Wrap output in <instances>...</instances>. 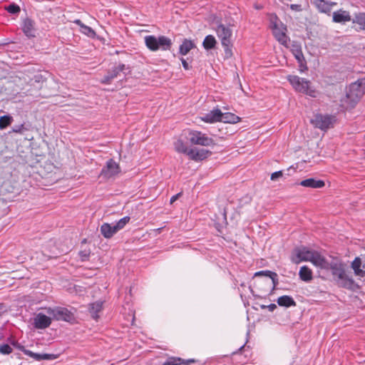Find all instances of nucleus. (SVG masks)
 <instances>
[{
  "instance_id": "1",
  "label": "nucleus",
  "mask_w": 365,
  "mask_h": 365,
  "mask_svg": "<svg viewBox=\"0 0 365 365\" xmlns=\"http://www.w3.org/2000/svg\"><path fill=\"white\" fill-rule=\"evenodd\" d=\"M340 103L335 102L330 106L331 114L316 113L311 119V123L317 128L327 130L332 128L336 121V115L345 110L352 108L359 100V93H339Z\"/></svg>"
},
{
  "instance_id": "2",
  "label": "nucleus",
  "mask_w": 365,
  "mask_h": 365,
  "mask_svg": "<svg viewBox=\"0 0 365 365\" xmlns=\"http://www.w3.org/2000/svg\"><path fill=\"white\" fill-rule=\"evenodd\" d=\"M320 267L330 269L334 279L339 287L351 290L354 289L356 287L355 282L347 275L342 263L338 262H329L327 261V267Z\"/></svg>"
},
{
  "instance_id": "3",
  "label": "nucleus",
  "mask_w": 365,
  "mask_h": 365,
  "mask_svg": "<svg viewBox=\"0 0 365 365\" xmlns=\"http://www.w3.org/2000/svg\"><path fill=\"white\" fill-rule=\"evenodd\" d=\"M292 262L299 264L302 261H310L317 267H327V260L318 252L310 250L305 247L294 249L292 258Z\"/></svg>"
},
{
  "instance_id": "4",
  "label": "nucleus",
  "mask_w": 365,
  "mask_h": 365,
  "mask_svg": "<svg viewBox=\"0 0 365 365\" xmlns=\"http://www.w3.org/2000/svg\"><path fill=\"white\" fill-rule=\"evenodd\" d=\"M268 16L269 29L272 30L274 37L280 44L288 47L290 39L287 34V26L284 24L274 14H270Z\"/></svg>"
},
{
  "instance_id": "5",
  "label": "nucleus",
  "mask_w": 365,
  "mask_h": 365,
  "mask_svg": "<svg viewBox=\"0 0 365 365\" xmlns=\"http://www.w3.org/2000/svg\"><path fill=\"white\" fill-rule=\"evenodd\" d=\"M144 42L147 48L150 51H169L173 45L171 39L165 36H145Z\"/></svg>"
},
{
  "instance_id": "6",
  "label": "nucleus",
  "mask_w": 365,
  "mask_h": 365,
  "mask_svg": "<svg viewBox=\"0 0 365 365\" xmlns=\"http://www.w3.org/2000/svg\"><path fill=\"white\" fill-rule=\"evenodd\" d=\"M188 140L193 145L201 146H212L215 143L212 138L208 137L201 131L191 130L188 133Z\"/></svg>"
},
{
  "instance_id": "7",
  "label": "nucleus",
  "mask_w": 365,
  "mask_h": 365,
  "mask_svg": "<svg viewBox=\"0 0 365 365\" xmlns=\"http://www.w3.org/2000/svg\"><path fill=\"white\" fill-rule=\"evenodd\" d=\"M47 313L57 321L70 322L73 318V314L65 307L48 308Z\"/></svg>"
},
{
  "instance_id": "8",
  "label": "nucleus",
  "mask_w": 365,
  "mask_h": 365,
  "mask_svg": "<svg viewBox=\"0 0 365 365\" xmlns=\"http://www.w3.org/2000/svg\"><path fill=\"white\" fill-rule=\"evenodd\" d=\"M216 32L225 51L228 50L232 45L231 38L232 32L230 28L224 24H220L216 29Z\"/></svg>"
},
{
  "instance_id": "9",
  "label": "nucleus",
  "mask_w": 365,
  "mask_h": 365,
  "mask_svg": "<svg viewBox=\"0 0 365 365\" xmlns=\"http://www.w3.org/2000/svg\"><path fill=\"white\" fill-rule=\"evenodd\" d=\"M120 172L119 165L113 159L107 160L106 165L102 168L100 175L105 179L115 177Z\"/></svg>"
},
{
  "instance_id": "10",
  "label": "nucleus",
  "mask_w": 365,
  "mask_h": 365,
  "mask_svg": "<svg viewBox=\"0 0 365 365\" xmlns=\"http://www.w3.org/2000/svg\"><path fill=\"white\" fill-rule=\"evenodd\" d=\"M17 349H19L21 351H22L25 355L31 357L34 360L37 361H40L42 360H55L58 358L57 354H38L34 353L31 350L26 349L24 346L22 345H18Z\"/></svg>"
},
{
  "instance_id": "11",
  "label": "nucleus",
  "mask_w": 365,
  "mask_h": 365,
  "mask_svg": "<svg viewBox=\"0 0 365 365\" xmlns=\"http://www.w3.org/2000/svg\"><path fill=\"white\" fill-rule=\"evenodd\" d=\"M287 79L297 91H307L309 88V81L304 78L297 76H289Z\"/></svg>"
},
{
  "instance_id": "12",
  "label": "nucleus",
  "mask_w": 365,
  "mask_h": 365,
  "mask_svg": "<svg viewBox=\"0 0 365 365\" xmlns=\"http://www.w3.org/2000/svg\"><path fill=\"white\" fill-rule=\"evenodd\" d=\"M212 152L204 148H190L189 158L195 161H201L208 158Z\"/></svg>"
},
{
  "instance_id": "13",
  "label": "nucleus",
  "mask_w": 365,
  "mask_h": 365,
  "mask_svg": "<svg viewBox=\"0 0 365 365\" xmlns=\"http://www.w3.org/2000/svg\"><path fill=\"white\" fill-rule=\"evenodd\" d=\"M51 324V318L43 313H38L34 319V326L38 329H44Z\"/></svg>"
},
{
  "instance_id": "14",
  "label": "nucleus",
  "mask_w": 365,
  "mask_h": 365,
  "mask_svg": "<svg viewBox=\"0 0 365 365\" xmlns=\"http://www.w3.org/2000/svg\"><path fill=\"white\" fill-rule=\"evenodd\" d=\"M221 110L217 106L215 108H213L210 112L203 114L200 119L208 123H213L220 121Z\"/></svg>"
},
{
  "instance_id": "15",
  "label": "nucleus",
  "mask_w": 365,
  "mask_h": 365,
  "mask_svg": "<svg viewBox=\"0 0 365 365\" xmlns=\"http://www.w3.org/2000/svg\"><path fill=\"white\" fill-rule=\"evenodd\" d=\"M351 267L356 277L365 279V260L362 262L360 257H356L351 262Z\"/></svg>"
},
{
  "instance_id": "16",
  "label": "nucleus",
  "mask_w": 365,
  "mask_h": 365,
  "mask_svg": "<svg viewBox=\"0 0 365 365\" xmlns=\"http://www.w3.org/2000/svg\"><path fill=\"white\" fill-rule=\"evenodd\" d=\"M313 4L319 12L325 14L330 13L333 6L336 5V2L327 0H313Z\"/></svg>"
},
{
  "instance_id": "17",
  "label": "nucleus",
  "mask_w": 365,
  "mask_h": 365,
  "mask_svg": "<svg viewBox=\"0 0 365 365\" xmlns=\"http://www.w3.org/2000/svg\"><path fill=\"white\" fill-rule=\"evenodd\" d=\"M22 30L27 37H35L36 29L35 28L34 21L29 18H26L25 19H24L22 24Z\"/></svg>"
},
{
  "instance_id": "18",
  "label": "nucleus",
  "mask_w": 365,
  "mask_h": 365,
  "mask_svg": "<svg viewBox=\"0 0 365 365\" xmlns=\"http://www.w3.org/2000/svg\"><path fill=\"white\" fill-rule=\"evenodd\" d=\"M125 65L122 63L113 67V68L111 71H108V75H106L101 80V82L106 84L110 83V81L116 78L120 72H122L125 70Z\"/></svg>"
},
{
  "instance_id": "19",
  "label": "nucleus",
  "mask_w": 365,
  "mask_h": 365,
  "mask_svg": "<svg viewBox=\"0 0 365 365\" xmlns=\"http://www.w3.org/2000/svg\"><path fill=\"white\" fill-rule=\"evenodd\" d=\"M118 232L115 224L103 223L101 227V232L105 238H110Z\"/></svg>"
},
{
  "instance_id": "20",
  "label": "nucleus",
  "mask_w": 365,
  "mask_h": 365,
  "mask_svg": "<svg viewBox=\"0 0 365 365\" xmlns=\"http://www.w3.org/2000/svg\"><path fill=\"white\" fill-rule=\"evenodd\" d=\"M299 185L306 187L311 188H321L324 186V182L322 180H316L314 178H308L304 180H302L299 182Z\"/></svg>"
},
{
  "instance_id": "21",
  "label": "nucleus",
  "mask_w": 365,
  "mask_h": 365,
  "mask_svg": "<svg viewBox=\"0 0 365 365\" xmlns=\"http://www.w3.org/2000/svg\"><path fill=\"white\" fill-rule=\"evenodd\" d=\"M333 21L336 23H345L351 21V16L348 11L339 10L334 12Z\"/></svg>"
},
{
  "instance_id": "22",
  "label": "nucleus",
  "mask_w": 365,
  "mask_h": 365,
  "mask_svg": "<svg viewBox=\"0 0 365 365\" xmlns=\"http://www.w3.org/2000/svg\"><path fill=\"white\" fill-rule=\"evenodd\" d=\"M195 47V45L192 41L185 38L180 46L179 52L181 55L185 56Z\"/></svg>"
},
{
  "instance_id": "23",
  "label": "nucleus",
  "mask_w": 365,
  "mask_h": 365,
  "mask_svg": "<svg viewBox=\"0 0 365 365\" xmlns=\"http://www.w3.org/2000/svg\"><path fill=\"white\" fill-rule=\"evenodd\" d=\"M240 118L232 113H222L221 111L220 121L226 123H238Z\"/></svg>"
},
{
  "instance_id": "24",
  "label": "nucleus",
  "mask_w": 365,
  "mask_h": 365,
  "mask_svg": "<svg viewBox=\"0 0 365 365\" xmlns=\"http://www.w3.org/2000/svg\"><path fill=\"white\" fill-rule=\"evenodd\" d=\"M277 304L280 307H291L296 306V302L291 296L283 295L277 299Z\"/></svg>"
},
{
  "instance_id": "25",
  "label": "nucleus",
  "mask_w": 365,
  "mask_h": 365,
  "mask_svg": "<svg viewBox=\"0 0 365 365\" xmlns=\"http://www.w3.org/2000/svg\"><path fill=\"white\" fill-rule=\"evenodd\" d=\"M103 309V302L101 301H97L90 304L89 312L93 319H98L99 315L98 313Z\"/></svg>"
},
{
  "instance_id": "26",
  "label": "nucleus",
  "mask_w": 365,
  "mask_h": 365,
  "mask_svg": "<svg viewBox=\"0 0 365 365\" xmlns=\"http://www.w3.org/2000/svg\"><path fill=\"white\" fill-rule=\"evenodd\" d=\"M299 278L306 282L312 279V272L307 266H302L299 272Z\"/></svg>"
},
{
  "instance_id": "27",
  "label": "nucleus",
  "mask_w": 365,
  "mask_h": 365,
  "mask_svg": "<svg viewBox=\"0 0 365 365\" xmlns=\"http://www.w3.org/2000/svg\"><path fill=\"white\" fill-rule=\"evenodd\" d=\"M365 90V76L359 78L349 86V91H360Z\"/></svg>"
},
{
  "instance_id": "28",
  "label": "nucleus",
  "mask_w": 365,
  "mask_h": 365,
  "mask_svg": "<svg viewBox=\"0 0 365 365\" xmlns=\"http://www.w3.org/2000/svg\"><path fill=\"white\" fill-rule=\"evenodd\" d=\"M175 150L180 153L186 154L189 155L190 148H187L186 144L182 140H178L174 143Z\"/></svg>"
},
{
  "instance_id": "29",
  "label": "nucleus",
  "mask_w": 365,
  "mask_h": 365,
  "mask_svg": "<svg viewBox=\"0 0 365 365\" xmlns=\"http://www.w3.org/2000/svg\"><path fill=\"white\" fill-rule=\"evenodd\" d=\"M202 45L207 50L212 49L216 45V40L213 36L208 35L205 38Z\"/></svg>"
},
{
  "instance_id": "30",
  "label": "nucleus",
  "mask_w": 365,
  "mask_h": 365,
  "mask_svg": "<svg viewBox=\"0 0 365 365\" xmlns=\"http://www.w3.org/2000/svg\"><path fill=\"white\" fill-rule=\"evenodd\" d=\"M13 121V118L10 115H4L0 118V129L3 130L9 126L11 122Z\"/></svg>"
},
{
  "instance_id": "31",
  "label": "nucleus",
  "mask_w": 365,
  "mask_h": 365,
  "mask_svg": "<svg viewBox=\"0 0 365 365\" xmlns=\"http://www.w3.org/2000/svg\"><path fill=\"white\" fill-rule=\"evenodd\" d=\"M130 220V217L129 216H125L120 220H119L118 222L115 223V230H118V231H119L124 228V227L129 222Z\"/></svg>"
},
{
  "instance_id": "32",
  "label": "nucleus",
  "mask_w": 365,
  "mask_h": 365,
  "mask_svg": "<svg viewBox=\"0 0 365 365\" xmlns=\"http://www.w3.org/2000/svg\"><path fill=\"white\" fill-rule=\"evenodd\" d=\"M80 31L88 37H94L96 36V32L94 30L85 24L82 25V26L80 28Z\"/></svg>"
},
{
  "instance_id": "33",
  "label": "nucleus",
  "mask_w": 365,
  "mask_h": 365,
  "mask_svg": "<svg viewBox=\"0 0 365 365\" xmlns=\"http://www.w3.org/2000/svg\"><path fill=\"white\" fill-rule=\"evenodd\" d=\"M163 365H187L180 358H169Z\"/></svg>"
},
{
  "instance_id": "34",
  "label": "nucleus",
  "mask_w": 365,
  "mask_h": 365,
  "mask_svg": "<svg viewBox=\"0 0 365 365\" xmlns=\"http://www.w3.org/2000/svg\"><path fill=\"white\" fill-rule=\"evenodd\" d=\"M293 53L298 62L300 63V66L302 67V63L304 61V58L301 48L293 50Z\"/></svg>"
},
{
  "instance_id": "35",
  "label": "nucleus",
  "mask_w": 365,
  "mask_h": 365,
  "mask_svg": "<svg viewBox=\"0 0 365 365\" xmlns=\"http://www.w3.org/2000/svg\"><path fill=\"white\" fill-rule=\"evenodd\" d=\"M12 348L7 344L0 345V353L4 355L9 354L12 352Z\"/></svg>"
},
{
  "instance_id": "36",
  "label": "nucleus",
  "mask_w": 365,
  "mask_h": 365,
  "mask_svg": "<svg viewBox=\"0 0 365 365\" xmlns=\"http://www.w3.org/2000/svg\"><path fill=\"white\" fill-rule=\"evenodd\" d=\"M6 10L9 13L14 14H18L21 11L19 6H18L15 4H11L9 5L7 7H6Z\"/></svg>"
},
{
  "instance_id": "37",
  "label": "nucleus",
  "mask_w": 365,
  "mask_h": 365,
  "mask_svg": "<svg viewBox=\"0 0 365 365\" xmlns=\"http://www.w3.org/2000/svg\"><path fill=\"white\" fill-rule=\"evenodd\" d=\"M356 22L365 30V14H361L356 16Z\"/></svg>"
},
{
  "instance_id": "38",
  "label": "nucleus",
  "mask_w": 365,
  "mask_h": 365,
  "mask_svg": "<svg viewBox=\"0 0 365 365\" xmlns=\"http://www.w3.org/2000/svg\"><path fill=\"white\" fill-rule=\"evenodd\" d=\"M271 274H272V272L269 270H262L259 271L255 273V277H259V276H265V277H269L271 276Z\"/></svg>"
},
{
  "instance_id": "39",
  "label": "nucleus",
  "mask_w": 365,
  "mask_h": 365,
  "mask_svg": "<svg viewBox=\"0 0 365 365\" xmlns=\"http://www.w3.org/2000/svg\"><path fill=\"white\" fill-rule=\"evenodd\" d=\"M79 255L81 257V260L85 261L88 258V257L90 255V252L87 251V250L81 251L79 252Z\"/></svg>"
},
{
  "instance_id": "40",
  "label": "nucleus",
  "mask_w": 365,
  "mask_h": 365,
  "mask_svg": "<svg viewBox=\"0 0 365 365\" xmlns=\"http://www.w3.org/2000/svg\"><path fill=\"white\" fill-rule=\"evenodd\" d=\"M282 176V171H281V170L277 171V172L273 173L271 175V180H277L279 178H280Z\"/></svg>"
},
{
  "instance_id": "41",
  "label": "nucleus",
  "mask_w": 365,
  "mask_h": 365,
  "mask_svg": "<svg viewBox=\"0 0 365 365\" xmlns=\"http://www.w3.org/2000/svg\"><path fill=\"white\" fill-rule=\"evenodd\" d=\"M269 277L272 279L274 287L277 285L278 278L277 273L272 272V274H271V276H269Z\"/></svg>"
},
{
  "instance_id": "42",
  "label": "nucleus",
  "mask_w": 365,
  "mask_h": 365,
  "mask_svg": "<svg viewBox=\"0 0 365 365\" xmlns=\"http://www.w3.org/2000/svg\"><path fill=\"white\" fill-rule=\"evenodd\" d=\"M267 307L269 312H274L277 309V305L275 304H270Z\"/></svg>"
},
{
  "instance_id": "43",
  "label": "nucleus",
  "mask_w": 365,
  "mask_h": 365,
  "mask_svg": "<svg viewBox=\"0 0 365 365\" xmlns=\"http://www.w3.org/2000/svg\"><path fill=\"white\" fill-rule=\"evenodd\" d=\"M181 195V193H178L175 195H173L171 198H170V203H173L175 200H177L179 197V196Z\"/></svg>"
},
{
  "instance_id": "44",
  "label": "nucleus",
  "mask_w": 365,
  "mask_h": 365,
  "mask_svg": "<svg viewBox=\"0 0 365 365\" xmlns=\"http://www.w3.org/2000/svg\"><path fill=\"white\" fill-rule=\"evenodd\" d=\"M181 61H182V64L183 68H184L185 70H188V69H189V65H188V63H187V61H186L184 58H182V59H181Z\"/></svg>"
},
{
  "instance_id": "45",
  "label": "nucleus",
  "mask_w": 365,
  "mask_h": 365,
  "mask_svg": "<svg viewBox=\"0 0 365 365\" xmlns=\"http://www.w3.org/2000/svg\"><path fill=\"white\" fill-rule=\"evenodd\" d=\"M73 23L77 24L78 26H79V27L81 28L82 26V25H83L84 24L80 20V19H76L73 21Z\"/></svg>"
},
{
  "instance_id": "46",
  "label": "nucleus",
  "mask_w": 365,
  "mask_h": 365,
  "mask_svg": "<svg viewBox=\"0 0 365 365\" xmlns=\"http://www.w3.org/2000/svg\"><path fill=\"white\" fill-rule=\"evenodd\" d=\"M314 93H306V94H309V96L312 98H316L317 96L313 95Z\"/></svg>"
},
{
  "instance_id": "47",
  "label": "nucleus",
  "mask_w": 365,
  "mask_h": 365,
  "mask_svg": "<svg viewBox=\"0 0 365 365\" xmlns=\"http://www.w3.org/2000/svg\"><path fill=\"white\" fill-rule=\"evenodd\" d=\"M23 125H21V127H19V128H16V129H14V131L16 132V133H19V132H21V128Z\"/></svg>"
},
{
  "instance_id": "48",
  "label": "nucleus",
  "mask_w": 365,
  "mask_h": 365,
  "mask_svg": "<svg viewBox=\"0 0 365 365\" xmlns=\"http://www.w3.org/2000/svg\"><path fill=\"white\" fill-rule=\"evenodd\" d=\"M240 286L242 287H246V284L245 282H241L240 284Z\"/></svg>"
},
{
  "instance_id": "49",
  "label": "nucleus",
  "mask_w": 365,
  "mask_h": 365,
  "mask_svg": "<svg viewBox=\"0 0 365 365\" xmlns=\"http://www.w3.org/2000/svg\"><path fill=\"white\" fill-rule=\"evenodd\" d=\"M295 6H297V5H295V4H292V5H291V8H292V9L295 8Z\"/></svg>"
},
{
  "instance_id": "50",
  "label": "nucleus",
  "mask_w": 365,
  "mask_h": 365,
  "mask_svg": "<svg viewBox=\"0 0 365 365\" xmlns=\"http://www.w3.org/2000/svg\"><path fill=\"white\" fill-rule=\"evenodd\" d=\"M243 348H244V345H243V346H242L239 349V351L242 350Z\"/></svg>"
},
{
  "instance_id": "51",
  "label": "nucleus",
  "mask_w": 365,
  "mask_h": 365,
  "mask_svg": "<svg viewBox=\"0 0 365 365\" xmlns=\"http://www.w3.org/2000/svg\"><path fill=\"white\" fill-rule=\"evenodd\" d=\"M249 289H250L251 292H252V289L250 287H249Z\"/></svg>"
}]
</instances>
